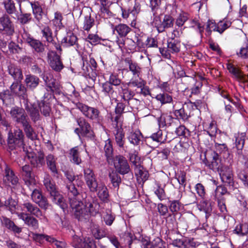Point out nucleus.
I'll return each instance as SVG.
<instances>
[{"mask_svg":"<svg viewBox=\"0 0 248 248\" xmlns=\"http://www.w3.org/2000/svg\"><path fill=\"white\" fill-rule=\"evenodd\" d=\"M103 148L105 155L107 158L108 162H109L113 159V149L112 146V141L110 139L104 141L102 143L101 149Z\"/></svg>","mask_w":248,"mask_h":248,"instance_id":"26","label":"nucleus"},{"mask_svg":"<svg viewBox=\"0 0 248 248\" xmlns=\"http://www.w3.org/2000/svg\"><path fill=\"white\" fill-rule=\"evenodd\" d=\"M20 14L17 17V21L21 25H26L30 23L32 20L31 13H23L22 10L20 12Z\"/></svg>","mask_w":248,"mask_h":248,"instance_id":"48","label":"nucleus"},{"mask_svg":"<svg viewBox=\"0 0 248 248\" xmlns=\"http://www.w3.org/2000/svg\"><path fill=\"white\" fill-rule=\"evenodd\" d=\"M72 246L75 248H92L93 242L89 238L81 239L74 235L71 241Z\"/></svg>","mask_w":248,"mask_h":248,"instance_id":"18","label":"nucleus"},{"mask_svg":"<svg viewBox=\"0 0 248 248\" xmlns=\"http://www.w3.org/2000/svg\"><path fill=\"white\" fill-rule=\"evenodd\" d=\"M80 73L85 77L94 81L97 76V72L93 69L87 62H83V65Z\"/></svg>","mask_w":248,"mask_h":248,"instance_id":"25","label":"nucleus"},{"mask_svg":"<svg viewBox=\"0 0 248 248\" xmlns=\"http://www.w3.org/2000/svg\"><path fill=\"white\" fill-rule=\"evenodd\" d=\"M22 37L37 53L43 54L45 51V45L40 40L35 39L26 31L22 33Z\"/></svg>","mask_w":248,"mask_h":248,"instance_id":"3","label":"nucleus"},{"mask_svg":"<svg viewBox=\"0 0 248 248\" xmlns=\"http://www.w3.org/2000/svg\"><path fill=\"white\" fill-rule=\"evenodd\" d=\"M52 198V201L63 210L67 208V204L65 203L64 198L61 195L59 192L51 196Z\"/></svg>","mask_w":248,"mask_h":248,"instance_id":"45","label":"nucleus"},{"mask_svg":"<svg viewBox=\"0 0 248 248\" xmlns=\"http://www.w3.org/2000/svg\"><path fill=\"white\" fill-rule=\"evenodd\" d=\"M189 27L197 30L201 35L202 36L204 30V25L202 24L200 20L197 19L190 20Z\"/></svg>","mask_w":248,"mask_h":248,"instance_id":"50","label":"nucleus"},{"mask_svg":"<svg viewBox=\"0 0 248 248\" xmlns=\"http://www.w3.org/2000/svg\"><path fill=\"white\" fill-rule=\"evenodd\" d=\"M99 208L100 205L98 202H93L91 203H90L88 205H86V208L84 205L83 209L85 210V211L88 214L89 217L87 218H83L81 219H78L80 220L83 219H88L89 218L90 215L95 216L97 213H98L99 211Z\"/></svg>","mask_w":248,"mask_h":248,"instance_id":"32","label":"nucleus"},{"mask_svg":"<svg viewBox=\"0 0 248 248\" xmlns=\"http://www.w3.org/2000/svg\"><path fill=\"white\" fill-rule=\"evenodd\" d=\"M107 2H105L104 4L103 3V4L100 3V16L104 18H108L111 16V12L107 6Z\"/></svg>","mask_w":248,"mask_h":248,"instance_id":"63","label":"nucleus"},{"mask_svg":"<svg viewBox=\"0 0 248 248\" xmlns=\"http://www.w3.org/2000/svg\"><path fill=\"white\" fill-rule=\"evenodd\" d=\"M131 31V28L125 24H119L114 28V31H116L121 37H125Z\"/></svg>","mask_w":248,"mask_h":248,"instance_id":"40","label":"nucleus"},{"mask_svg":"<svg viewBox=\"0 0 248 248\" xmlns=\"http://www.w3.org/2000/svg\"><path fill=\"white\" fill-rule=\"evenodd\" d=\"M47 58L51 67L56 71H60L63 65L60 59V56L55 51L49 50L47 52Z\"/></svg>","mask_w":248,"mask_h":248,"instance_id":"14","label":"nucleus"},{"mask_svg":"<svg viewBox=\"0 0 248 248\" xmlns=\"http://www.w3.org/2000/svg\"><path fill=\"white\" fill-rule=\"evenodd\" d=\"M78 38L77 36L72 32L67 34L66 36L64 37L62 40V44L66 47H69L73 46H76L78 48L77 43Z\"/></svg>","mask_w":248,"mask_h":248,"instance_id":"35","label":"nucleus"},{"mask_svg":"<svg viewBox=\"0 0 248 248\" xmlns=\"http://www.w3.org/2000/svg\"><path fill=\"white\" fill-rule=\"evenodd\" d=\"M94 24V19L93 17H91L90 14L84 16L82 27L84 30L89 31Z\"/></svg>","mask_w":248,"mask_h":248,"instance_id":"53","label":"nucleus"},{"mask_svg":"<svg viewBox=\"0 0 248 248\" xmlns=\"http://www.w3.org/2000/svg\"><path fill=\"white\" fill-rule=\"evenodd\" d=\"M3 181L6 185L10 186H16L19 182L17 176L16 175L14 171L7 165H5Z\"/></svg>","mask_w":248,"mask_h":248,"instance_id":"12","label":"nucleus"},{"mask_svg":"<svg viewBox=\"0 0 248 248\" xmlns=\"http://www.w3.org/2000/svg\"><path fill=\"white\" fill-rule=\"evenodd\" d=\"M225 169L226 170H223L220 173L222 181L230 186H233L234 182L232 171L228 168Z\"/></svg>","mask_w":248,"mask_h":248,"instance_id":"36","label":"nucleus"},{"mask_svg":"<svg viewBox=\"0 0 248 248\" xmlns=\"http://www.w3.org/2000/svg\"><path fill=\"white\" fill-rule=\"evenodd\" d=\"M9 74L17 81L21 82L23 78L21 69L14 64H10L8 68Z\"/></svg>","mask_w":248,"mask_h":248,"instance_id":"30","label":"nucleus"},{"mask_svg":"<svg viewBox=\"0 0 248 248\" xmlns=\"http://www.w3.org/2000/svg\"><path fill=\"white\" fill-rule=\"evenodd\" d=\"M156 99L162 104L170 103L172 101V97L166 93H160L155 96Z\"/></svg>","mask_w":248,"mask_h":248,"instance_id":"52","label":"nucleus"},{"mask_svg":"<svg viewBox=\"0 0 248 248\" xmlns=\"http://www.w3.org/2000/svg\"><path fill=\"white\" fill-rule=\"evenodd\" d=\"M158 17H155V25H156L157 30L159 32H163L165 29H168L173 27L174 23L173 18L170 15H165L163 21L160 24L157 23Z\"/></svg>","mask_w":248,"mask_h":248,"instance_id":"20","label":"nucleus"},{"mask_svg":"<svg viewBox=\"0 0 248 248\" xmlns=\"http://www.w3.org/2000/svg\"><path fill=\"white\" fill-rule=\"evenodd\" d=\"M23 133L20 129L15 130L14 133L9 132L7 140L9 148L12 150L16 148V146H23Z\"/></svg>","mask_w":248,"mask_h":248,"instance_id":"8","label":"nucleus"},{"mask_svg":"<svg viewBox=\"0 0 248 248\" xmlns=\"http://www.w3.org/2000/svg\"><path fill=\"white\" fill-rule=\"evenodd\" d=\"M120 92L119 93L120 94L122 98L125 101L127 102V104L130 106V108H133L132 106L133 103H138L139 100L133 98V96L135 95L134 93L131 90H129L125 85H123L120 88Z\"/></svg>","mask_w":248,"mask_h":248,"instance_id":"16","label":"nucleus"},{"mask_svg":"<svg viewBox=\"0 0 248 248\" xmlns=\"http://www.w3.org/2000/svg\"><path fill=\"white\" fill-rule=\"evenodd\" d=\"M189 16L186 13H182L180 14L176 18L175 25L178 27H182L185 23L188 20Z\"/></svg>","mask_w":248,"mask_h":248,"instance_id":"57","label":"nucleus"},{"mask_svg":"<svg viewBox=\"0 0 248 248\" xmlns=\"http://www.w3.org/2000/svg\"><path fill=\"white\" fill-rule=\"evenodd\" d=\"M22 126L27 137L32 140L37 139V135L32 127L30 120L22 124Z\"/></svg>","mask_w":248,"mask_h":248,"instance_id":"37","label":"nucleus"},{"mask_svg":"<svg viewBox=\"0 0 248 248\" xmlns=\"http://www.w3.org/2000/svg\"><path fill=\"white\" fill-rule=\"evenodd\" d=\"M44 185L46 189H47L48 192H49L50 196L54 195V194H55V193L58 192L56 189L55 185H54L49 180H45Z\"/></svg>","mask_w":248,"mask_h":248,"instance_id":"62","label":"nucleus"},{"mask_svg":"<svg viewBox=\"0 0 248 248\" xmlns=\"http://www.w3.org/2000/svg\"><path fill=\"white\" fill-rule=\"evenodd\" d=\"M46 164L49 169L53 173H57L56 168V158L52 154H49L46 156Z\"/></svg>","mask_w":248,"mask_h":248,"instance_id":"44","label":"nucleus"},{"mask_svg":"<svg viewBox=\"0 0 248 248\" xmlns=\"http://www.w3.org/2000/svg\"><path fill=\"white\" fill-rule=\"evenodd\" d=\"M229 194L227 188L223 186H218L215 191V197L216 200L225 199L223 196Z\"/></svg>","mask_w":248,"mask_h":248,"instance_id":"55","label":"nucleus"},{"mask_svg":"<svg viewBox=\"0 0 248 248\" xmlns=\"http://www.w3.org/2000/svg\"><path fill=\"white\" fill-rule=\"evenodd\" d=\"M27 92V88L23 85L19 84L17 90L14 94L18 96L27 102L28 94Z\"/></svg>","mask_w":248,"mask_h":248,"instance_id":"56","label":"nucleus"},{"mask_svg":"<svg viewBox=\"0 0 248 248\" xmlns=\"http://www.w3.org/2000/svg\"><path fill=\"white\" fill-rule=\"evenodd\" d=\"M4 31L8 35L14 32V27L8 16L5 15L0 17V31Z\"/></svg>","mask_w":248,"mask_h":248,"instance_id":"17","label":"nucleus"},{"mask_svg":"<svg viewBox=\"0 0 248 248\" xmlns=\"http://www.w3.org/2000/svg\"><path fill=\"white\" fill-rule=\"evenodd\" d=\"M103 219L106 225L110 226L115 219V216L111 210L107 209L103 215Z\"/></svg>","mask_w":248,"mask_h":248,"instance_id":"59","label":"nucleus"},{"mask_svg":"<svg viewBox=\"0 0 248 248\" xmlns=\"http://www.w3.org/2000/svg\"><path fill=\"white\" fill-rule=\"evenodd\" d=\"M22 211L29 212L31 215L40 218L43 216L41 210L36 205L29 202H25L22 205Z\"/></svg>","mask_w":248,"mask_h":248,"instance_id":"19","label":"nucleus"},{"mask_svg":"<svg viewBox=\"0 0 248 248\" xmlns=\"http://www.w3.org/2000/svg\"><path fill=\"white\" fill-rule=\"evenodd\" d=\"M102 92L105 95L108 96L110 99H115L117 97V92L115 91L117 89L113 86L107 82L102 84Z\"/></svg>","mask_w":248,"mask_h":248,"instance_id":"27","label":"nucleus"},{"mask_svg":"<svg viewBox=\"0 0 248 248\" xmlns=\"http://www.w3.org/2000/svg\"><path fill=\"white\" fill-rule=\"evenodd\" d=\"M22 175L26 184L32 186L35 184V180L32 174V169L29 165H25L22 167Z\"/></svg>","mask_w":248,"mask_h":248,"instance_id":"21","label":"nucleus"},{"mask_svg":"<svg viewBox=\"0 0 248 248\" xmlns=\"http://www.w3.org/2000/svg\"><path fill=\"white\" fill-rule=\"evenodd\" d=\"M237 55L243 59L248 58V41L246 40L243 46L240 48Z\"/></svg>","mask_w":248,"mask_h":248,"instance_id":"61","label":"nucleus"},{"mask_svg":"<svg viewBox=\"0 0 248 248\" xmlns=\"http://www.w3.org/2000/svg\"><path fill=\"white\" fill-rule=\"evenodd\" d=\"M70 155L74 163L79 165L81 162L78 147H75L70 150Z\"/></svg>","mask_w":248,"mask_h":248,"instance_id":"54","label":"nucleus"},{"mask_svg":"<svg viewBox=\"0 0 248 248\" xmlns=\"http://www.w3.org/2000/svg\"><path fill=\"white\" fill-rule=\"evenodd\" d=\"M39 82L40 79L37 77L31 74L26 75L25 83L28 88L34 90L39 85Z\"/></svg>","mask_w":248,"mask_h":248,"instance_id":"34","label":"nucleus"},{"mask_svg":"<svg viewBox=\"0 0 248 248\" xmlns=\"http://www.w3.org/2000/svg\"><path fill=\"white\" fill-rule=\"evenodd\" d=\"M204 164L210 169H218L220 167L221 159L219 155L214 151L209 150L205 153Z\"/></svg>","mask_w":248,"mask_h":248,"instance_id":"5","label":"nucleus"},{"mask_svg":"<svg viewBox=\"0 0 248 248\" xmlns=\"http://www.w3.org/2000/svg\"><path fill=\"white\" fill-rule=\"evenodd\" d=\"M142 138V134L139 130L131 131L127 136L129 141L134 145H139Z\"/></svg>","mask_w":248,"mask_h":248,"instance_id":"39","label":"nucleus"},{"mask_svg":"<svg viewBox=\"0 0 248 248\" xmlns=\"http://www.w3.org/2000/svg\"><path fill=\"white\" fill-rule=\"evenodd\" d=\"M128 85L132 87H137L140 89L145 85V82L141 78H136L133 77L131 79Z\"/></svg>","mask_w":248,"mask_h":248,"instance_id":"60","label":"nucleus"},{"mask_svg":"<svg viewBox=\"0 0 248 248\" xmlns=\"http://www.w3.org/2000/svg\"><path fill=\"white\" fill-rule=\"evenodd\" d=\"M31 198L33 202L42 209L46 210L50 206L46 198L43 196L41 191L38 189L34 188L32 190Z\"/></svg>","mask_w":248,"mask_h":248,"instance_id":"11","label":"nucleus"},{"mask_svg":"<svg viewBox=\"0 0 248 248\" xmlns=\"http://www.w3.org/2000/svg\"><path fill=\"white\" fill-rule=\"evenodd\" d=\"M41 33H42L43 37L45 38L46 41L53 45L55 49L59 51L61 53L62 49L60 45L54 41L51 29L48 26H46L41 30Z\"/></svg>","mask_w":248,"mask_h":248,"instance_id":"23","label":"nucleus"},{"mask_svg":"<svg viewBox=\"0 0 248 248\" xmlns=\"http://www.w3.org/2000/svg\"><path fill=\"white\" fill-rule=\"evenodd\" d=\"M83 171L84 180L90 190L92 192L97 191V188L99 184L97 182L96 176L93 170L90 168H85Z\"/></svg>","mask_w":248,"mask_h":248,"instance_id":"9","label":"nucleus"},{"mask_svg":"<svg viewBox=\"0 0 248 248\" xmlns=\"http://www.w3.org/2000/svg\"><path fill=\"white\" fill-rule=\"evenodd\" d=\"M2 4L5 12L8 15H12L16 12V3L13 0H3Z\"/></svg>","mask_w":248,"mask_h":248,"instance_id":"42","label":"nucleus"},{"mask_svg":"<svg viewBox=\"0 0 248 248\" xmlns=\"http://www.w3.org/2000/svg\"><path fill=\"white\" fill-rule=\"evenodd\" d=\"M201 211H203L206 214V218L208 217L212 211V204L210 201L203 200L199 205Z\"/></svg>","mask_w":248,"mask_h":248,"instance_id":"43","label":"nucleus"},{"mask_svg":"<svg viewBox=\"0 0 248 248\" xmlns=\"http://www.w3.org/2000/svg\"><path fill=\"white\" fill-rule=\"evenodd\" d=\"M0 99L2 100L3 103L8 105L13 101L14 99L11 92L6 90L0 93Z\"/></svg>","mask_w":248,"mask_h":248,"instance_id":"51","label":"nucleus"},{"mask_svg":"<svg viewBox=\"0 0 248 248\" xmlns=\"http://www.w3.org/2000/svg\"><path fill=\"white\" fill-rule=\"evenodd\" d=\"M232 24V22L227 19H223L217 23L218 32L222 34L224 31L229 28Z\"/></svg>","mask_w":248,"mask_h":248,"instance_id":"58","label":"nucleus"},{"mask_svg":"<svg viewBox=\"0 0 248 248\" xmlns=\"http://www.w3.org/2000/svg\"><path fill=\"white\" fill-rule=\"evenodd\" d=\"M46 86V90L50 94H53L54 93H59L61 92L62 88V86L55 79L50 81Z\"/></svg>","mask_w":248,"mask_h":248,"instance_id":"38","label":"nucleus"},{"mask_svg":"<svg viewBox=\"0 0 248 248\" xmlns=\"http://www.w3.org/2000/svg\"><path fill=\"white\" fill-rule=\"evenodd\" d=\"M118 173L113 170L109 173V177L113 186L117 189L122 182L121 178Z\"/></svg>","mask_w":248,"mask_h":248,"instance_id":"47","label":"nucleus"},{"mask_svg":"<svg viewBox=\"0 0 248 248\" xmlns=\"http://www.w3.org/2000/svg\"><path fill=\"white\" fill-rule=\"evenodd\" d=\"M17 215L18 217L31 230H36L39 228V222L35 217L25 212L17 213Z\"/></svg>","mask_w":248,"mask_h":248,"instance_id":"15","label":"nucleus"},{"mask_svg":"<svg viewBox=\"0 0 248 248\" xmlns=\"http://www.w3.org/2000/svg\"><path fill=\"white\" fill-rule=\"evenodd\" d=\"M113 163L115 171L120 174L124 175L130 171V166L127 159L122 155H116L114 158Z\"/></svg>","mask_w":248,"mask_h":248,"instance_id":"6","label":"nucleus"},{"mask_svg":"<svg viewBox=\"0 0 248 248\" xmlns=\"http://www.w3.org/2000/svg\"><path fill=\"white\" fill-rule=\"evenodd\" d=\"M227 69L229 72L232 73L236 78L242 80H244V77L240 70L232 63L227 64Z\"/></svg>","mask_w":248,"mask_h":248,"instance_id":"49","label":"nucleus"},{"mask_svg":"<svg viewBox=\"0 0 248 248\" xmlns=\"http://www.w3.org/2000/svg\"><path fill=\"white\" fill-rule=\"evenodd\" d=\"M0 220L3 227L13 231L15 233H19L21 232L22 229L16 225L14 222L9 218L2 217Z\"/></svg>","mask_w":248,"mask_h":248,"instance_id":"29","label":"nucleus"},{"mask_svg":"<svg viewBox=\"0 0 248 248\" xmlns=\"http://www.w3.org/2000/svg\"><path fill=\"white\" fill-rule=\"evenodd\" d=\"M181 47L180 41L175 39H170L168 42V49L165 48H160V52L162 56L166 58H170V52L176 53L180 51Z\"/></svg>","mask_w":248,"mask_h":248,"instance_id":"13","label":"nucleus"},{"mask_svg":"<svg viewBox=\"0 0 248 248\" xmlns=\"http://www.w3.org/2000/svg\"><path fill=\"white\" fill-rule=\"evenodd\" d=\"M35 19L39 24L46 23L48 21L46 15L43 12L42 6L38 1H29Z\"/></svg>","mask_w":248,"mask_h":248,"instance_id":"10","label":"nucleus"},{"mask_svg":"<svg viewBox=\"0 0 248 248\" xmlns=\"http://www.w3.org/2000/svg\"><path fill=\"white\" fill-rule=\"evenodd\" d=\"M26 156L34 167H40L45 164L44 155L42 152H39L37 156L33 153L28 152Z\"/></svg>","mask_w":248,"mask_h":248,"instance_id":"22","label":"nucleus"},{"mask_svg":"<svg viewBox=\"0 0 248 248\" xmlns=\"http://www.w3.org/2000/svg\"><path fill=\"white\" fill-rule=\"evenodd\" d=\"M62 16L61 13L57 12L55 13L54 18L52 20L51 22L53 25L60 29L62 26Z\"/></svg>","mask_w":248,"mask_h":248,"instance_id":"64","label":"nucleus"},{"mask_svg":"<svg viewBox=\"0 0 248 248\" xmlns=\"http://www.w3.org/2000/svg\"><path fill=\"white\" fill-rule=\"evenodd\" d=\"M98 191L97 195L99 198L104 202H106L108 200V192L107 187L103 184H99L97 188Z\"/></svg>","mask_w":248,"mask_h":248,"instance_id":"41","label":"nucleus"},{"mask_svg":"<svg viewBox=\"0 0 248 248\" xmlns=\"http://www.w3.org/2000/svg\"><path fill=\"white\" fill-rule=\"evenodd\" d=\"M75 104L76 108L78 109L86 118L93 123L102 124L104 117L97 108L89 106L79 102L75 103Z\"/></svg>","mask_w":248,"mask_h":248,"instance_id":"2","label":"nucleus"},{"mask_svg":"<svg viewBox=\"0 0 248 248\" xmlns=\"http://www.w3.org/2000/svg\"><path fill=\"white\" fill-rule=\"evenodd\" d=\"M10 114L13 121L17 124L22 125L30 120L25 110L17 106L11 108Z\"/></svg>","mask_w":248,"mask_h":248,"instance_id":"7","label":"nucleus"},{"mask_svg":"<svg viewBox=\"0 0 248 248\" xmlns=\"http://www.w3.org/2000/svg\"><path fill=\"white\" fill-rule=\"evenodd\" d=\"M106 82L115 87L119 92H120V88L124 85L121 84V79L119 78L118 76L114 74H111L108 80Z\"/></svg>","mask_w":248,"mask_h":248,"instance_id":"46","label":"nucleus"},{"mask_svg":"<svg viewBox=\"0 0 248 248\" xmlns=\"http://www.w3.org/2000/svg\"><path fill=\"white\" fill-rule=\"evenodd\" d=\"M124 62L127 66H128L129 71L131 72L134 77H139L141 72V68L135 62H133L128 58H125Z\"/></svg>","mask_w":248,"mask_h":248,"instance_id":"33","label":"nucleus"},{"mask_svg":"<svg viewBox=\"0 0 248 248\" xmlns=\"http://www.w3.org/2000/svg\"><path fill=\"white\" fill-rule=\"evenodd\" d=\"M133 156L130 157V160L134 163L135 166L134 171L137 177L138 181L144 182L148 179L149 173L147 171L145 170L143 167L140 165L139 164H137L136 161H132Z\"/></svg>","mask_w":248,"mask_h":248,"instance_id":"24","label":"nucleus"},{"mask_svg":"<svg viewBox=\"0 0 248 248\" xmlns=\"http://www.w3.org/2000/svg\"><path fill=\"white\" fill-rule=\"evenodd\" d=\"M25 109L29 112L31 120L33 122H36L39 120V108L37 105L34 104L29 106L27 102H26L25 104Z\"/></svg>","mask_w":248,"mask_h":248,"instance_id":"31","label":"nucleus"},{"mask_svg":"<svg viewBox=\"0 0 248 248\" xmlns=\"http://www.w3.org/2000/svg\"><path fill=\"white\" fill-rule=\"evenodd\" d=\"M67 197L71 208L74 210L75 216L77 218H87L89 215L84 210V204L81 201L80 195L78 188L74 183L67 184Z\"/></svg>","mask_w":248,"mask_h":248,"instance_id":"1","label":"nucleus"},{"mask_svg":"<svg viewBox=\"0 0 248 248\" xmlns=\"http://www.w3.org/2000/svg\"><path fill=\"white\" fill-rule=\"evenodd\" d=\"M115 141L116 145L120 148L124 149L125 142L124 133L122 127H117L114 131Z\"/></svg>","mask_w":248,"mask_h":248,"instance_id":"28","label":"nucleus"},{"mask_svg":"<svg viewBox=\"0 0 248 248\" xmlns=\"http://www.w3.org/2000/svg\"><path fill=\"white\" fill-rule=\"evenodd\" d=\"M128 4V8H121L122 17L124 19L130 18L131 20L134 21L140 12V4L135 0L129 1Z\"/></svg>","mask_w":248,"mask_h":248,"instance_id":"4","label":"nucleus"}]
</instances>
